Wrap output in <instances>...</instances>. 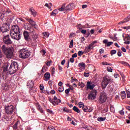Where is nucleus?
<instances>
[{"mask_svg": "<svg viewBox=\"0 0 130 130\" xmlns=\"http://www.w3.org/2000/svg\"><path fill=\"white\" fill-rule=\"evenodd\" d=\"M127 98H130V92L129 91H127Z\"/></svg>", "mask_w": 130, "mask_h": 130, "instance_id": "57", "label": "nucleus"}, {"mask_svg": "<svg viewBox=\"0 0 130 130\" xmlns=\"http://www.w3.org/2000/svg\"><path fill=\"white\" fill-rule=\"evenodd\" d=\"M63 111H64V112L69 113L70 112V110L68 109L67 108H64L63 109Z\"/></svg>", "mask_w": 130, "mask_h": 130, "instance_id": "45", "label": "nucleus"}, {"mask_svg": "<svg viewBox=\"0 0 130 130\" xmlns=\"http://www.w3.org/2000/svg\"><path fill=\"white\" fill-rule=\"evenodd\" d=\"M27 86L29 88H33V86H34V82H33V81L32 80H29L27 82Z\"/></svg>", "mask_w": 130, "mask_h": 130, "instance_id": "19", "label": "nucleus"}, {"mask_svg": "<svg viewBox=\"0 0 130 130\" xmlns=\"http://www.w3.org/2000/svg\"><path fill=\"white\" fill-rule=\"evenodd\" d=\"M122 29H124L125 30H129L130 29V26H123L122 27Z\"/></svg>", "mask_w": 130, "mask_h": 130, "instance_id": "41", "label": "nucleus"}, {"mask_svg": "<svg viewBox=\"0 0 130 130\" xmlns=\"http://www.w3.org/2000/svg\"><path fill=\"white\" fill-rule=\"evenodd\" d=\"M9 68L8 64H5L3 67V72L5 73V72L8 71L10 75H13L15 74L17 71H18V68L19 66H18V63L17 62H12L10 66L9 69L8 70Z\"/></svg>", "mask_w": 130, "mask_h": 130, "instance_id": "1", "label": "nucleus"}, {"mask_svg": "<svg viewBox=\"0 0 130 130\" xmlns=\"http://www.w3.org/2000/svg\"><path fill=\"white\" fill-rule=\"evenodd\" d=\"M43 35L45 37H47V38H48V37H49V32H44Z\"/></svg>", "mask_w": 130, "mask_h": 130, "instance_id": "37", "label": "nucleus"}, {"mask_svg": "<svg viewBox=\"0 0 130 130\" xmlns=\"http://www.w3.org/2000/svg\"><path fill=\"white\" fill-rule=\"evenodd\" d=\"M79 107L80 108H82L83 109L85 105H84V103L83 102H80L79 103Z\"/></svg>", "mask_w": 130, "mask_h": 130, "instance_id": "33", "label": "nucleus"}, {"mask_svg": "<svg viewBox=\"0 0 130 130\" xmlns=\"http://www.w3.org/2000/svg\"><path fill=\"white\" fill-rule=\"evenodd\" d=\"M44 77L45 78L44 81H48L50 79V73L48 72L46 73Z\"/></svg>", "mask_w": 130, "mask_h": 130, "instance_id": "17", "label": "nucleus"}, {"mask_svg": "<svg viewBox=\"0 0 130 130\" xmlns=\"http://www.w3.org/2000/svg\"><path fill=\"white\" fill-rule=\"evenodd\" d=\"M19 57L20 58H28L30 56L29 51L26 49H22L19 52Z\"/></svg>", "mask_w": 130, "mask_h": 130, "instance_id": "3", "label": "nucleus"}, {"mask_svg": "<svg viewBox=\"0 0 130 130\" xmlns=\"http://www.w3.org/2000/svg\"><path fill=\"white\" fill-rule=\"evenodd\" d=\"M121 50L123 51V52H126V49H125V48L124 47H122Z\"/></svg>", "mask_w": 130, "mask_h": 130, "instance_id": "61", "label": "nucleus"}, {"mask_svg": "<svg viewBox=\"0 0 130 130\" xmlns=\"http://www.w3.org/2000/svg\"><path fill=\"white\" fill-rule=\"evenodd\" d=\"M3 40L5 44H12V43H13V42H12V40H11V39L10 38V35H9L4 36Z\"/></svg>", "mask_w": 130, "mask_h": 130, "instance_id": "10", "label": "nucleus"}, {"mask_svg": "<svg viewBox=\"0 0 130 130\" xmlns=\"http://www.w3.org/2000/svg\"><path fill=\"white\" fill-rule=\"evenodd\" d=\"M37 107V109H38V110H39V111L41 113H44V111L42 110V108H41V107L40 106V105H38Z\"/></svg>", "mask_w": 130, "mask_h": 130, "instance_id": "27", "label": "nucleus"}, {"mask_svg": "<svg viewBox=\"0 0 130 130\" xmlns=\"http://www.w3.org/2000/svg\"><path fill=\"white\" fill-rule=\"evenodd\" d=\"M47 67L46 66H44L42 69V73H45L47 71Z\"/></svg>", "mask_w": 130, "mask_h": 130, "instance_id": "28", "label": "nucleus"}, {"mask_svg": "<svg viewBox=\"0 0 130 130\" xmlns=\"http://www.w3.org/2000/svg\"><path fill=\"white\" fill-rule=\"evenodd\" d=\"M75 62V59L72 57L70 58V62H72V63H74Z\"/></svg>", "mask_w": 130, "mask_h": 130, "instance_id": "56", "label": "nucleus"}, {"mask_svg": "<svg viewBox=\"0 0 130 130\" xmlns=\"http://www.w3.org/2000/svg\"><path fill=\"white\" fill-rule=\"evenodd\" d=\"M97 96V90L94 89L92 90L88 94V98L89 100H94L96 99Z\"/></svg>", "mask_w": 130, "mask_h": 130, "instance_id": "7", "label": "nucleus"}, {"mask_svg": "<svg viewBox=\"0 0 130 130\" xmlns=\"http://www.w3.org/2000/svg\"><path fill=\"white\" fill-rule=\"evenodd\" d=\"M84 76L86 78H88V77H89V76H90V74L89 73H84Z\"/></svg>", "mask_w": 130, "mask_h": 130, "instance_id": "47", "label": "nucleus"}, {"mask_svg": "<svg viewBox=\"0 0 130 130\" xmlns=\"http://www.w3.org/2000/svg\"><path fill=\"white\" fill-rule=\"evenodd\" d=\"M28 30H29L30 33H32L33 34H34V33H35V31H34V29H33L32 28L30 27V29H28Z\"/></svg>", "mask_w": 130, "mask_h": 130, "instance_id": "52", "label": "nucleus"}, {"mask_svg": "<svg viewBox=\"0 0 130 130\" xmlns=\"http://www.w3.org/2000/svg\"><path fill=\"white\" fill-rule=\"evenodd\" d=\"M58 70H59V71H60V72H62V67H61V66L59 65L58 66Z\"/></svg>", "mask_w": 130, "mask_h": 130, "instance_id": "58", "label": "nucleus"}, {"mask_svg": "<svg viewBox=\"0 0 130 130\" xmlns=\"http://www.w3.org/2000/svg\"><path fill=\"white\" fill-rule=\"evenodd\" d=\"M95 88V84L92 82L88 81L86 85V88L88 90V89H89L90 90H93Z\"/></svg>", "mask_w": 130, "mask_h": 130, "instance_id": "11", "label": "nucleus"}, {"mask_svg": "<svg viewBox=\"0 0 130 130\" xmlns=\"http://www.w3.org/2000/svg\"><path fill=\"white\" fill-rule=\"evenodd\" d=\"M28 22L30 24H31V26L32 27H34V28H36V23H35V22L34 21H33L31 19H28Z\"/></svg>", "mask_w": 130, "mask_h": 130, "instance_id": "21", "label": "nucleus"}, {"mask_svg": "<svg viewBox=\"0 0 130 130\" xmlns=\"http://www.w3.org/2000/svg\"><path fill=\"white\" fill-rule=\"evenodd\" d=\"M113 81L111 78L104 77L103 81L102 82V87L103 89H105L106 87H107L108 84H110V83H112Z\"/></svg>", "mask_w": 130, "mask_h": 130, "instance_id": "4", "label": "nucleus"}, {"mask_svg": "<svg viewBox=\"0 0 130 130\" xmlns=\"http://www.w3.org/2000/svg\"><path fill=\"white\" fill-rule=\"evenodd\" d=\"M119 62V63H121V64H123L124 66H126L127 64V63H126L123 61H120Z\"/></svg>", "mask_w": 130, "mask_h": 130, "instance_id": "51", "label": "nucleus"}, {"mask_svg": "<svg viewBox=\"0 0 130 130\" xmlns=\"http://www.w3.org/2000/svg\"><path fill=\"white\" fill-rule=\"evenodd\" d=\"M106 119V118L105 117H99L98 118V121H104Z\"/></svg>", "mask_w": 130, "mask_h": 130, "instance_id": "29", "label": "nucleus"}, {"mask_svg": "<svg viewBox=\"0 0 130 130\" xmlns=\"http://www.w3.org/2000/svg\"><path fill=\"white\" fill-rule=\"evenodd\" d=\"M107 70L109 73H112L113 69H111V67H107Z\"/></svg>", "mask_w": 130, "mask_h": 130, "instance_id": "36", "label": "nucleus"}, {"mask_svg": "<svg viewBox=\"0 0 130 130\" xmlns=\"http://www.w3.org/2000/svg\"><path fill=\"white\" fill-rule=\"evenodd\" d=\"M29 11L31 13L32 16H34V17H35V16H37V12H36V11L34 10V8L31 7L29 9Z\"/></svg>", "mask_w": 130, "mask_h": 130, "instance_id": "20", "label": "nucleus"}, {"mask_svg": "<svg viewBox=\"0 0 130 130\" xmlns=\"http://www.w3.org/2000/svg\"><path fill=\"white\" fill-rule=\"evenodd\" d=\"M49 101L51 102L53 104V105H58L59 103L61 102V100L60 99H57L56 96H54L53 99H52L51 98L49 99Z\"/></svg>", "mask_w": 130, "mask_h": 130, "instance_id": "6", "label": "nucleus"}, {"mask_svg": "<svg viewBox=\"0 0 130 130\" xmlns=\"http://www.w3.org/2000/svg\"><path fill=\"white\" fill-rule=\"evenodd\" d=\"M121 97L122 99H124L126 97V94L125 93V91H123L121 92Z\"/></svg>", "mask_w": 130, "mask_h": 130, "instance_id": "25", "label": "nucleus"}, {"mask_svg": "<svg viewBox=\"0 0 130 130\" xmlns=\"http://www.w3.org/2000/svg\"><path fill=\"white\" fill-rule=\"evenodd\" d=\"M32 38L34 40H36L38 38V35L36 32H34L32 35Z\"/></svg>", "mask_w": 130, "mask_h": 130, "instance_id": "30", "label": "nucleus"}, {"mask_svg": "<svg viewBox=\"0 0 130 130\" xmlns=\"http://www.w3.org/2000/svg\"><path fill=\"white\" fill-rule=\"evenodd\" d=\"M84 54V52L82 51H79L78 52V55L79 56H82V55H83Z\"/></svg>", "mask_w": 130, "mask_h": 130, "instance_id": "44", "label": "nucleus"}, {"mask_svg": "<svg viewBox=\"0 0 130 130\" xmlns=\"http://www.w3.org/2000/svg\"><path fill=\"white\" fill-rule=\"evenodd\" d=\"M110 110L111 111V112H113V113H114V112H115L114 107H113V106H111L110 108Z\"/></svg>", "mask_w": 130, "mask_h": 130, "instance_id": "38", "label": "nucleus"}, {"mask_svg": "<svg viewBox=\"0 0 130 130\" xmlns=\"http://www.w3.org/2000/svg\"><path fill=\"white\" fill-rule=\"evenodd\" d=\"M70 91H71V89H70V88L67 89L65 90L66 94H69V93H70Z\"/></svg>", "mask_w": 130, "mask_h": 130, "instance_id": "53", "label": "nucleus"}, {"mask_svg": "<svg viewBox=\"0 0 130 130\" xmlns=\"http://www.w3.org/2000/svg\"><path fill=\"white\" fill-rule=\"evenodd\" d=\"M51 74L52 76H53L54 74H55V69L54 68H52V70H51Z\"/></svg>", "mask_w": 130, "mask_h": 130, "instance_id": "34", "label": "nucleus"}, {"mask_svg": "<svg viewBox=\"0 0 130 130\" xmlns=\"http://www.w3.org/2000/svg\"><path fill=\"white\" fill-rule=\"evenodd\" d=\"M79 85L81 87V88H84V87H85V84L82 82L80 83L79 84Z\"/></svg>", "mask_w": 130, "mask_h": 130, "instance_id": "46", "label": "nucleus"}, {"mask_svg": "<svg viewBox=\"0 0 130 130\" xmlns=\"http://www.w3.org/2000/svg\"><path fill=\"white\" fill-rule=\"evenodd\" d=\"M6 113L7 114H12L14 112V106L13 105L6 106L5 107Z\"/></svg>", "mask_w": 130, "mask_h": 130, "instance_id": "9", "label": "nucleus"}, {"mask_svg": "<svg viewBox=\"0 0 130 130\" xmlns=\"http://www.w3.org/2000/svg\"><path fill=\"white\" fill-rule=\"evenodd\" d=\"M83 110L84 111V112H92V111L93 110L92 109L88 108V107L84 106V107L82 108Z\"/></svg>", "mask_w": 130, "mask_h": 130, "instance_id": "18", "label": "nucleus"}, {"mask_svg": "<svg viewBox=\"0 0 130 130\" xmlns=\"http://www.w3.org/2000/svg\"><path fill=\"white\" fill-rule=\"evenodd\" d=\"M81 33L82 34H86L87 33V30L86 29H83L81 30Z\"/></svg>", "mask_w": 130, "mask_h": 130, "instance_id": "55", "label": "nucleus"}, {"mask_svg": "<svg viewBox=\"0 0 130 130\" xmlns=\"http://www.w3.org/2000/svg\"><path fill=\"white\" fill-rule=\"evenodd\" d=\"M51 63V61H50L47 62L46 66L47 67H50V63Z\"/></svg>", "mask_w": 130, "mask_h": 130, "instance_id": "60", "label": "nucleus"}, {"mask_svg": "<svg viewBox=\"0 0 130 130\" xmlns=\"http://www.w3.org/2000/svg\"><path fill=\"white\" fill-rule=\"evenodd\" d=\"M112 44H113V42H109L107 44V46L109 47V46H110V45H112Z\"/></svg>", "mask_w": 130, "mask_h": 130, "instance_id": "48", "label": "nucleus"}, {"mask_svg": "<svg viewBox=\"0 0 130 130\" xmlns=\"http://www.w3.org/2000/svg\"><path fill=\"white\" fill-rule=\"evenodd\" d=\"M1 48L7 58L11 59L14 57V48H8L5 45H3Z\"/></svg>", "mask_w": 130, "mask_h": 130, "instance_id": "2", "label": "nucleus"}, {"mask_svg": "<svg viewBox=\"0 0 130 130\" xmlns=\"http://www.w3.org/2000/svg\"><path fill=\"white\" fill-rule=\"evenodd\" d=\"M124 40H127V41H130V36L127 35V36H126L125 39H124Z\"/></svg>", "mask_w": 130, "mask_h": 130, "instance_id": "35", "label": "nucleus"}, {"mask_svg": "<svg viewBox=\"0 0 130 130\" xmlns=\"http://www.w3.org/2000/svg\"><path fill=\"white\" fill-rule=\"evenodd\" d=\"M58 11L60 12H64V11H67L66 10V5H63L60 8H59Z\"/></svg>", "mask_w": 130, "mask_h": 130, "instance_id": "24", "label": "nucleus"}, {"mask_svg": "<svg viewBox=\"0 0 130 130\" xmlns=\"http://www.w3.org/2000/svg\"><path fill=\"white\" fill-rule=\"evenodd\" d=\"M79 67L81 69H83V70H85V69H86V64H85V63L84 62L79 63Z\"/></svg>", "mask_w": 130, "mask_h": 130, "instance_id": "22", "label": "nucleus"}, {"mask_svg": "<svg viewBox=\"0 0 130 130\" xmlns=\"http://www.w3.org/2000/svg\"><path fill=\"white\" fill-rule=\"evenodd\" d=\"M100 53H101V54H102V53H103L104 52V49L102 48L101 49H100Z\"/></svg>", "mask_w": 130, "mask_h": 130, "instance_id": "59", "label": "nucleus"}, {"mask_svg": "<svg viewBox=\"0 0 130 130\" xmlns=\"http://www.w3.org/2000/svg\"><path fill=\"white\" fill-rule=\"evenodd\" d=\"M28 23H26L23 25V28L25 29V30H28Z\"/></svg>", "mask_w": 130, "mask_h": 130, "instance_id": "40", "label": "nucleus"}, {"mask_svg": "<svg viewBox=\"0 0 130 130\" xmlns=\"http://www.w3.org/2000/svg\"><path fill=\"white\" fill-rule=\"evenodd\" d=\"M78 56V54H77V53H75L74 54L72 55V57L73 58H75V57H77Z\"/></svg>", "mask_w": 130, "mask_h": 130, "instance_id": "62", "label": "nucleus"}, {"mask_svg": "<svg viewBox=\"0 0 130 130\" xmlns=\"http://www.w3.org/2000/svg\"><path fill=\"white\" fill-rule=\"evenodd\" d=\"M75 8V5L73 3L70 4L67 6L66 7V11L68 12L69 11H72Z\"/></svg>", "mask_w": 130, "mask_h": 130, "instance_id": "13", "label": "nucleus"}, {"mask_svg": "<svg viewBox=\"0 0 130 130\" xmlns=\"http://www.w3.org/2000/svg\"><path fill=\"white\" fill-rule=\"evenodd\" d=\"M73 110L75 111V112H77V113H80L81 112V111L78 107H76V106L73 107Z\"/></svg>", "mask_w": 130, "mask_h": 130, "instance_id": "26", "label": "nucleus"}, {"mask_svg": "<svg viewBox=\"0 0 130 130\" xmlns=\"http://www.w3.org/2000/svg\"><path fill=\"white\" fill-rule=\"evenodd\" d=\"M64 90V89L63 88V87H59L58 89V91L60 92H63Z\"/></svg>", "mask_w": 130, "mask_h": 130, "instance_id": "50", "label": "nucleus"}, {"mask_svg": "<svg viewBox=\"0 0 130 130\" xmlns=\"http://www.w3.org/2000/svg\"><path fill=\"white\" fill-rule=\"evenodd\" d=\"M120 115H124V111L123 110L119 111Z\"/></svg>", "mask_w": 130, "mask_h": 130, "instance_id": "54", "label": "nucleus"}, {"mask_svg": "<svg viewBox=\"0 0 130 130\" xmlns=\"http://www.w3.org/2000/svg\"><path fill=\"white\" fill-rule=\"evenodd\" d=\"M45 7H47V8H48V9H50V8L52 7V4H51V3H49V4L46 3L45 5Z\"/></svg>", "mask_w": 130, "mask_h": 130, "instance_id": "32", "label": "nucleus"}, {"mask_svg": "<svg viewBox=\"0 0 130 130\" xmlns=\"http://www.w3.org/2000/svg\"><path fill=\"white\" fill-rule=\"evenodd\" d=\"M23 35L24 39H25L26 41L29 40V38H30V35L29 34V32L28 31H24L23 32Z\"/></svg>", "mask_w": 130, "mask_h": 130, "instance_id": "16", "label": "nucleus"}, {"mask_svg": "<svg viewBox=\"0 0 130 130\" xmlns=\"http://www.w3.org/2000/svg\"><path fill=\"white\" fill-rule=\"evenodd\" d=\"M73 47H74V40H71V41L70 42V45H69L70 48H73Z\"/></svg>", "mask_w": 130, "mask_h": 130, "instance_id": "31", "label": "nucleus"}, {"mask_svg": "<svg viewBox=\"0 0 130 130\" xmlns=\"http://www.w3.org/2000/svg\"><path fill=\"white\" fill-rule=\"evenodd\" d=\"M48 130H55V128H54V127L53 126H49L48 127Z\"/></svg>", "mask_w": 130, "mask_h": 130, "instance_id": "39", "label": "nucleus"}, {"mask_svg": "<svg viewBox=\"0 0 130 130\" xmlns=\"http://www.w3.org/2000/svg\"><path fill=\"white\" fill-rule=\"evenodd\" d=\"M124 44H126V45H128L130 44V41H125L124 42Z\"/></svg>", "mask_w": 130, "mask_h": 130, "instance_id": "63", "label": "nucleus"}, {"mask_svg": "<svg viewBox=\"0 0 130 130\" xmlns=\"http://www.w3.org/2000/svg\"><path fill=\"white\" fill-rule=\"evenodd\" d=\"M40 89L41 91H42V90L44 89V86H43V85H40Z\"/></svg>", "mask_w": 130, "mask_h": 130, "instance_id": "64", "label": "nucleus"}, {"mask_svg": "<svg viewBox=\"0 0 130 130\" xmlns=\"http://www.w3.org/2000/svg\"><path fill=\"white\" fill-rule=\"evenodd\" d=\"M54 13H55V11H52V12L51 14V16H52L53 17H55V16H56L57 14Z\"/></svg>", "mask_w": 130, "mask_h": 130, "instance_id": "49", "label": "nucleus"}, {"mask_svg": "<svg viewBox=\"0 0 130 130\" xmlns=\"http://www.w3.org/2000/svg\"><path fill=\"white\" fill-rule=\"evenodd\" d=\"M10 35L12 39H15V40H20L21 39V35L19 33H14V36L12 35V32H10Z\"/></svg>", "mask_w": 130, "mask_h": 130, "instance_id": "12", "label": "nucleus"}, {"mask_svg": "<svg viewBox=\"0 0 130 130\" xmlns=\"http://www.w3.org/2000/svg\"><path fill=\"white\" fill-rule=\"evenodd\" d=\"M106 100H107V94L104 92H101L99 97V103L102 104L106 102Z\"/></svg>", "mask_w": 130, "mask_h": 130, "instance_id": "5", "label": "nucleus"}, {"mask_svg": "<svg viewBox=\"0 0 130 130\" xmlns=\"http://www.w3.org/2000/svg\"><path fill=\"white\" fill-rule=\"evenodd\" d=\"M94 48V43H91L88 47H86L85 50L86 52H89L90 51V50L93 49Z\"/></svg>", "mask_w": 130, "mask_h": 130, "instance_id": "15", "label": "nucleus"}, {"mask_svg": "<svg viewBox=\"0 0 130 130\" xmlns=\"http://www.w3.org/2000/svg\"><path fill=\"white\" fill-rule=\"evenodd\" d=\"M116 53V50H112L111 51V55H113V54H115Z\"/></svg>", "mask_w": 130, "mask_h": 130, "instance_id": "42", "label": "nucleus"}, {"mask_svg": "<svg viewBox=\"0 0 130 130\" xmlns=\"http://www.w3.org/2000/svg\"><path fill=\"white\" fill-rule=\"evenodd\" d=\"M10 89V86L8 84H3L2 85L1 90L2 91H8Z\"/></svg>", "mask_w": 130, "mask_h": 130, "instance_id": "14", "label": "nucleus"}, {"mask_svg": "<svg viewBox=\"0 0 130 130\" xmlns=\"http://www.w3.org/2000/svg\"><path fill=\"white\" fill-rule=\"evenodd\" d=\"M13 128H14V129H17V128H18V122L16 123L13 125Z\"/></svg>", "mask_w": 130, "mask_h": 130, "instance_id": "43", "label": "nucleus"}, {"mask_svg": "<svg viewBox=\"0 0 130 130\" xmlns=\"http://www.w3.org/2000/svg\"><path fill=\"white\" fill-rule=\"evenodd\" d=\"M130 20V17H126L124 19L123 21H121L119 23V24H123V23H126V22H128Z\"/></svg>", "mask_w": 130, "mask_h": 130, "instance_id": "23", "label": "nucleus"}, {"mask_svg": "<svg viewBox=\"0 0 130 130\" xmlns=\"http://www.w3.org/2000/svg\"><path fill=\"white\" fill-rule=\"evenodd\" d=\"M10 32H11V35L12 36H14V33L20 34V28H19V26L17 25H13L10 30Z\"/></svg>", "mask_w": 130, "mask_h": 130, "instance_id": "8", "label": "nucleus"}]
</instances>
